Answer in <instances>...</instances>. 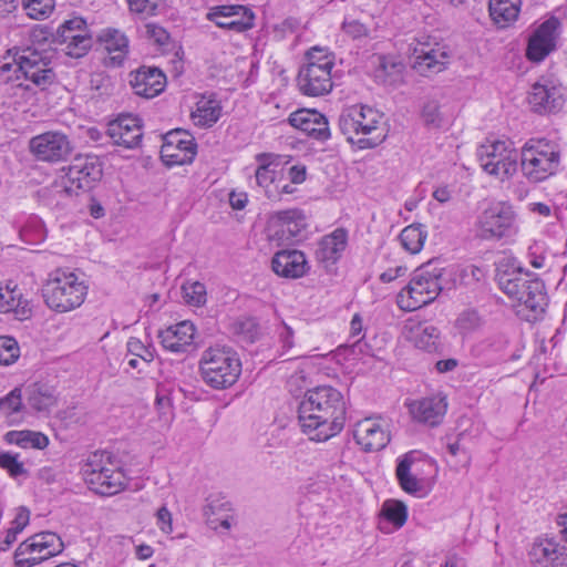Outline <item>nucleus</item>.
<instances>
[{"label":"nucleus","mask_w":567,"mask_h":567,"mask_svg":"<svg viewBox=\"0 0 567 567\" xmlns=\"http://www.w3.org/2000/svg\"><path fill=\"white\" fill-rule=\"evenodd\" d=\"M344 420L343 396L332 386L308 390L298 406L301 431L312 441L324 442L337 435L343 429Z\"/></svg>","instance_id":"obj_1"},{"label":"nucleus","mask_w":567,"mask_h":567,"mask_svg":"<svg viewBox=\"0 0 567 567\" xmlns=\"http://www.w3.org/2000/svg\"><path fill=\"white\" fill-rule=\"evenodd\" d=\"M20 354L18 342L9 336L0 337V364L9 365L17 361Z\"/></svg>","instance_id":"obj_51"},{"label":"nucleus","mask_w":567,"mask_h":567,"mask_svg":"<svg viewBox=\"0 0 567 567\" xmlns=\"http://www.w3.org/2000/svg\"><path fill=\"white\" fill-rule=\"evenodd\" d=\"M156 519L157 526L163 533L171 534L173 532L172 514L166 506L158 508Z\"/></svg>","instance_id":"obj_60"},{"label":"nucleus","mask_w":567,"mask_h":567,"mask_svg":"<svg viewBox=\"0 0 567 567\" xmlns=\"http://www.w3.org/2000/svg\"><path fill=\"white\" fill-rule=\"evenodd\" d=\"M87 286L72 271L56 269L49 274L42 288L45 305L53 311L65 313L84 302Z\"/></svg>","instance_id":"obj_5"},{"label":"nucleus","mask_w":567,"mask_h":567,"mask_svg":"<svg viewBox=\"0 0 567 567\" xmlns=\"http://www.w3.org/2000/svg\"><path fill=\"white\" fill-rule=\"evenodd\" d=\"M4 441L8 444H14L22 449H39L42 450L48 446L49 439L41 432L22 430L9 431L4 435Z\"/></svg>","instance_id":"obj_38"},{"label":"nucleus","mask_w":567,"mask_h":567,"mask_svg":"<svg viewBox=\"0 0 567 567\" xmlns=\"http://www.w3.org/2000/svg\"><path fill=\"white\" fill-rule=\"evenodd\" d=\"M54 0H23L27 14L34 20L47 19L54 10Z\"/></svg>","instance_id":"obj_48"},{"label":"nucleus","mask_w":567,"mask_h":567,"mask_svg":"<svg viewBox=\"0 0 567 567\" xmlns=\"http://www.w3.org/2000/svg\"><path fill=\"white\" fill-rule=\"evenodd\" d=\"M272 270L285 278H300L308 270L306 256L300 250L278 251L271 261Z\"/></svg>","instance_id":"obj_29"},{"label":"nucleus","mask_w":567,"mask_h":567,"mask_svg":"<svg viewBox=\"0 0 567 567\" xmlns=\"http://www.w3.org/2000/svg\"><path fill=\"white\" fill-rule=\"evenodd\" d=\"M476 155L482 169L502 182L517 173L519 154L511 140H486Z\"/></svg>","instance_id":"obj_11"},{"label":"nucleus","mask_w":567,"mask_h":567,"mask_svg":"<svg viewBox=\"0 0 567 567\" xmlns=\"http://www.w3.org/2000/svg\"><path fill=\"white\" fill-rule=\"evenodd\" d=\"M497 282L501 290L519 305H524L535 313L544 312L547 306V296L544 282L538 278L523 272L520 268L499 269Z\"/></svg>","instance_id":"obj_9"},{"label":"nucleus","mask_w":567,"mask_h":567,"mask_svg":"<svg viewBox=\"0 0 567 567\" xmlns=\"http://www.w3.org/2000/svg\"><path fill=\"white\" fill-rule=\"evenodd\" d=\"M404 70L405 66L398 56L383 55L379 58L375 78L385 85L399 86L404 81Z\"/></svg>","instance_id":"obj_31"},{"label":"nucleus","mask_w":567,"mask_h":567,"mask_svg":"<svg viewBox=\"0 0 567 567\" xmlns=\"http://www.w3.org/2000/svg\"><path fill=\"white\" fill-rule=\"evenodd\" d=\"M30 519V511L27 507H19L17 509V514L14 519L11 523V527L7 530L4 543L7 546H10L17 540V536L19 533L23 530V528L29 524Z\"/></svg>","instance_id":"obj_50"},{"label":"nucleus","mask_w":567,"mask_h":567,"mask_svg":"<svg viewBox=\"0 0 567 567\" xmlns=\"http://www.w3.org/2000/svg\"><path fill=\"white\" fill-rule=\"evenodd\" d=\"M563 148L554 140L533 137L519 151V167L523 177L530 184H540L561 171Z\"/></svg>","instance_id":"obj_3"},{"label":"nucleus","mask_w":567,"mask_h":567,"mask_svg":"<svg viewBox=\"0 0 567 567\" xmlns=\"http://www.w3.org/2000/svg\"><path fill=\"white\" fill-rule=\"evenodd\" d=\"M559 546L553 538L535 539L528 551L530 564L534 567H549Z\"/></svg>","instance_id":"obj_34"},{"label":"nucleus","mask_w":567,"mask_h":567,"mask_svg":"<svg viewBox=\"0 0 567 567\" xmlns=\"http://www.w3.org/2000/svg\"><path fill=\"white\" fill-rule=\"evenodd\" d=\"M427 233L421 224H412L403 228L400 234L402 247L410 254H417L424 246Z\"/></svg>","instance_id":"obj_40"},{"label":"nucleus","mask_w":567,"mask_h":567,"mask_svg":"<svg viewBox=\"0 0 567 567\" xmlns=\"http://www.w3.org/2000/svg\"><path fill=\"white\" fill-rule=\"evenodd\" d=\"M353 437L364 452H378L390 442V429L381 417H365L353 430Z\"/></svg>","instance_id":"obj_18"},{"label":"nucleus","mask_w":567,"mask_h":567,"mask_svg":"<svg viewBox=\"0 0 567 567\" xmlns=\"http://www.w3.org/2000/svg\"><path fill=\"white\" fill-rule=\"evenodd\" d=\"M61 47V51L64 52L65 55L79 59L84 56L92 47V37L90 32L68 37L66 41L58 43Z\"/></svg>","instance_id":"obj_42"},{"label":"nucleus","mask_w":567,"mask_h":567,"mask_svg":"<svg viewBox=\"0 0 567 567\" xmlns=\"http://www.w3.org/2000/svg\"><path fill=\"white\" fill-rule=\"evenodd\" d=\"M221 106L219 102L209 96H203L196 105V110L192 113L195 125L202 127L213 126L220 117Z\"/></svg>","instance_id":"obj_35"},{"label":"nucleus","mask_w":567,"mask_h":567,"mask_svg":"<svg viewBox=\"0 0 567 567\" xmlns=\"http://www.w3.org/2000/svg\"><path fill=\"white\" fill-rule=\"evenodd\" d=\"M307 168L305 165H293L288 169V179L291 184H301L306 181Z\"/></svg>","instance_id":"obj_61"},{"label":"nucleus","mask_w":567,"mask_h":567,"mask_svg":"<svg viewBox=\"0 0 567 567\" xmlns=\"http://www.w3.org/2000/svg\"><path fill=\"white\" fill-rule=\"evenodd\" d=\"M207 19L217 27L237 33L254 27V13L244 6H216L210 8Z\"/></svg>","instance_id":"obj_20"},{"label":"nucleus","mask_w":567,"mask_h":567,"mask_svg":"<svg viewBox=\"0 0 567 567\" xmlns=\"http://www.w3.org/2000/svg\"><path fill=\"white\" fill-rule=\"evenodd\" d=\"M411 460L404 455L398 463L396 477L401 488L409 494H417L422 491V482L411 473Z\"/></svg>","instance_id":"obj_41"},{"label":"nucleus","mask_w":567,"mask_h":567,"mask_svg":"<svg viewBox=\"0 0 567 567\" xmlns=\"http://www.w3.org/2000/svg\"><path fill=\"white\" fill-rule=\"evenodd\" d=\"M561 33V22L556 17H550L542 22L529 35L526 58L532 62L544 61L557 49Z\"/></svg>","instance_id":"obj_15"},{"label":"nucleus","mask_w":567,"mask_h":567,"mask_svg":"<svg viewBox=\"0 0 567 567\" xmlns=\"http://www.w3.org/2000/svg\"><path fill=\"white\" fill-rule=\"evenodd\" d=\"M476 233L485 240H499L516 235L518 224L514 207L506 202L489 205L477 218Z\"/></svg>","instance_id":"obj_12"},{"label":"nucleus","mask_w":567,"mask_h":567,"mask_svg":"<svg viewBox=\"0 0 567 567\" xmlns=\"http://www.w3.org/2000/svg\"><path fill=\"white\" fill-rule=\"evenodd\" d=\"M342 30L354 40L371 35V30L358 20L344 21Z\"/></svg>","instance_id":"obj_58"},{"label":"nucleus","mask_w":567,"mask_h":567,"mask_svg":"<svg viewBox=\"0 0 567 567\" xmlns=\"http://www.w3.org/2000/svg\"><path fill=\"white\" fill-rule=\"evenodd\" d=\"M408 268L404 266H396L394 268H389L380 275V280L384 284L391 282L399 277H402L406 274Z\"/></svg>","instance_id":"obj_63"},{"label":"nucleus","mask_w":567,"mask_h":567,"mask_svg":"<svg viewBox=\"0 0 567 567\" xmlns=\"http://www.w3.org/2000/svg\"><path fill=\"white\" fill-rule=\"evenodd\" d=\"M450 60L449 50L440 43L417 42L411 53L412 69L423 76H431L444 71Z\"/></svg>","instance_id":"obj_16"},{"label":"nucleus","mask_w":567,"mask_h":567,"mask_svg":"<svg viewBox=\"0 0 567 567\" xmlns=\"http://www.w3.org/2000/svg\"><path fill=\"white\" fill-rule=\"evenodd\" d=\"M195 331V326L186 320L161 331L158 337L164 349L174 353H185L194 348Z\"/></svg>","instance_id":"obj_27"},{"label":"nucleus","mask_w":567,"mask_h":567,"mask_svg":"<svg viewBox=\"0 0 567 567\" xmlns=\"http://www.w3.org/2000/svg\"><path fill=\"white\" fill-rule=\"evenodd\" d=\"M233 331L238 339L246 343H252L259 336V327L255 319L243 318L233 323Z\"/></svg>","instance_id":"obj_46"},{"label":"nucleus","mask_w":567,"mask_h":567,"mask_svg":"<svg viewBox=\"0 0 567 567\" xmlns=\"http://www.w3.org/2000/svg\"><path fill=\"white\" fill-rule=\"evenodd\" d=\"M520 6L522 0H489V16L499 28H505L518 18Z\"/></svg>","instance_id":"obj_33"},{"label":"nucleus","mask_w":567,"mask_h":567,"mask_svg":"<svg viewBox=\"0 0 567 567\" xmlns=\"http://www.w3.org/2000/svg\"><path fill=\"white\" fill-rule=\"evenodd\" d=\"M30 546L40 551L48 548L52 550H63L64 547L61 538L55 533L51 532H42L29 537L21 543V550H28V548H31Z\"/></svg>","instance_id":"obj_43"},{"label":"nucleus","mask_w":567,"mask_h":567,"mask_svg":"<svg viewBox=\"0 0 567 567\" xmlns=\"http://www.w3.org/2000/svg\"><path fill=\"white\" fill-rule=\"evenodd\" d=\"M126 347L130 355L137 357L145 363H150L154 359L152 350L144 346L143 342L137 338H130Z\"/></svg>","instance_id":"obj_56"},{"label":"nucleus","mask_w":567,"mask_h":567,"mask_svg":"<svg viewBox=\"0 0 567 567\" xmlns=\"http://www.w3.org/2000/svg\"><path fill=\"white\" fill-rule=\"evenodd\" d=\"M130 84L136 95L153 99L166 87V75L156 66L142 65L130 73Z\"/></svg>","instance_id":"obj_23"},{"label":"nucleus","mask_w":567,"mask_h":567,"mask_svg":"<svg viewBox=\"0 0 567 567\" xmlns=\"http://www.w3.org/2000/svg\"><path fill=\"white\" fill-rule=\"evenodd\" d=\"M403 331L406 339L419 349L437 352L442 348L441 332L430 322L411 318L406 320Z\"/></svg>","instance_id":"obj_24"},{"label":"nucleus","mask_w":567,"mask_h":567,"mask_svg":"<svg viewBox=\"0 0 567 567\" xmlns=\"http://www.w3.org/2000/svg\"><path fill=\"white\" fill-rule=\"evenodd\" d=\"M183 298L186 303L195 307L206 302V287L199 281H187L182 286Z\"/></svg>","instance_id":"obj_47"},{"label":"nucleus","mask_w":567,"mask_h":567,"mask_svg":"<svg viewBox=\"0 0 567 567\" xmlns=\"http://www.w3.org/2000/svg\"><path fill=\"white\" fill-rule=\"evenodd\" d=\"M248 203V195L245 192L231 190L229 193V205L233 209H244Z\"/></svg>","instance_id":"obj_62"},{"label":"nucleus","mask_w":567,"mask_h":567,"mask_svg":"<svg viewBox=\"0 0 567 567\" xmlns=\"http://www.w3.org/2000/svg\"><path fill=\"white\" fill-rule=\"evenodd\" d=\"M306 62L300 66L297 85L307 96H322L333 87L331 71L334 66V54L323 47H312L305 55Z\"/></svg>","instance_id":"obj_6"},{"label":"nucleus","mask_w":567,"mask_h":567,"mask_svg":"<svg viewBox=\"0 0 567 567\" xmlns=\"http://www.w3.org/2000/svg\"><path fill=\"white\" fill-rule=\"evenodd\" d=\"M420 118L427 130H441L449 123V117L442 111V105L434 97H426L420 111Z\"/></svg>","instance_id":"obj_36"},{"label":"nucleus","mask_w":567,"mask_h":567,"mask_svg":"<svg viewBox=\"0 0 567 567\" xmlns=\"http://www.w3.org/2000/svg\"><path fill=\"white\" fill-rule=\"evenodd\" d=\"M278 339L281 349V355H287V360L300 357L299 353L291 354L290 352L295 347V332L290 326L282 322L278 328Z\"/></svg>","instance_id":"obj_52"},{"label":"nucleus","mask_w":567,"mask_h":567,"mask_svg":"<svg viewBox=\"0 0 567 567\" xmlns=\"http://www.w3.org/2000/svg\"><path fill=\"white\" fill-rule=\"evenodd\" d=\"M381 514L395 528H401L408 519V508L400 501H385L382 505Z\"/></svg>","instance_id":"obj_44"},{"label":"nucleus","mask_w":567,"mask_h":567,"mask_svg":"<svg viewBox=\"0 0 567 567\" xmlns=\"http://www.w3.org/2000/svg\"><path fill=\"white\" fill-rule=\"evenodd\" d=\"M27 404L38 411H49L56 403L55 390L44 383H33L25 388Z\"/></svg>","instance_id":"obj_32"},{"label":"nucleus","mask_w":567,"mask_h":567,"mask_svg":"<svg viewBox=\"0 0 567 567\" xmlns=\"http://www.w3.org/2000/svg\"><path fill=\"white\" fill-rule=\"evenodd\" d=\"M289 123L317 141L330 137L328 120L316 110L302 109L290 114Z\"/></svg>","instance_id":"obj_25"},{"label":"nucleus","mask_w":567,"mask_h":567,"mask_svg":"<svg viewBox=\"0 0 567 567\" xmlns=\"http://www.w3.org/2000/svg\"><path fill=\"white\" fill-rule=\"evenodd\" d=\"M82 472L90 488L103 496L115 495L126 486V476L122 468L112 461L110 452H96L91 455Z\"/></svg>","instance_id":"obj_10"},{"label":"nucleus","mask_w":567,"mask_h":567,"mask_svg":"<svg viewBox=\"0 0 567 567\" xmlns=\"http://www.w3.org/2000/svg\"><path fill=\"white\" fill-rule=\"evenodd\" d=\"M0 312H13L20 320L31 315V307L18 286L12 282L0 285Z\"/></svg>","instance_id":"obj_30"},{"label":"nucleus","mask_w":567,"mask_h":567,"mask_svg":"<svg viewBox=\"0 0 567 567\" xmlns=\"http://www.w3.org/2000/svg\"><path fill=\"white\" fill-rule=\"evenodd\" d=\"M444 270L439 261H429L416 269L410 282L398 295L399 308L414 311L434 301L443 290Z\"/></svg>","instance_id":"obj_4"},{"label":"nucleus","mask_w":567,"mask_h":567,"mask_svg":"<svg viewBox=\"0 0 567 567\" xmlns=\"http://www.w3.org/2000/svg\"><path fill=\"white\" fill-rule=\"evenodd\" d=\"M530 103L539 112H554L560 107V97L556 96L554 89L535 84L530 94Z\"/></svg>","instance_id":"obj_39"},{"label":"nucleus","mask_w":567,"mask_h":567,"mask_svg":"<svg viewBox=\"0 0 567 567\" xmlns=\"http://www.w3.org/2000/svg\"><path fill=\"white\" fill-rule=\"evenodd\" d=\"M161 0H127L128 8L132 12L154 14Z\"/></svg>","instance_id":"obj_59"},{"label":"nucleus","mask_w":567,"mask_h":567,"mask_svg":"<svg viewBox=\"0 0 567 567\" xmlns=\"http://www.w3.org/2000/svg\"><path fill=\"white\" fill-rule=\"evenodd\" d=\"M144 35L158 47L167 45L171 40L169 33L163 27L152 22L144 25Z\"/></svg>","instance_id":"obj_54"},{"label":"nucleus","mask_w":567,"mask_h":567,"mask_svg":"<svg viewBox=\"0 0 567 567\" xmlns=\"http://www.w3.org/2000/svg\"><path fill=\"white\" fill-rule=\"evenodd\" d=\"M199 370L203 381L208 386L223 390L237 382L241 374V362L233 348L215 346L203 351Z\"/></svg>","instance_id":"obj_7"},{"label":"nucleus","mask_w":567,"mask_h":567,"mask_svg":"<svg viewBox=\"0 0 567 567\" xmlns=\"http://www.w3.org/2000/svg\"><path fill=\"white\" fill-rule=\"evenodd\" d=\"M306 227L303 213L298 208L272 213L267 223L268 237L277 240H289Z\"/></svg>","instance_id":"obj_21"},{"label":"nucleus","mask_w":567,"mask_h":567,"mask_svg":"<svg viewBox=\"0 0 567 567\" xmlns=\"http://www.w3.org/2000/svg\"><path fill=\"white\" fill-rule=\"evenodd\" d=\"M70 136L52 130L34 135L29 141V152L38 162L58 164L68 161L73 153Z\"/></svg>","instance_id":"obj_13"},{"label":"nucleus","mask_w":567,"mask_h":567,"mask_svg":"<svg viewBox=\"0 0 567 567\" xmlns=\"http://www.w3.org/2000/svg\"><path fill=\"white\" fill-rule=\"evenodd\" d=\"M257 167L255 169V182L265 196L270 200H279L278 184L281 173L282 156L274 153H258L255 156Z\"/></svg>","instance_id":"obj_19"},{"label":"nucleus","mask_w":567,"mask_h":567,"mask_svg":"<svg viewBox=\"0 0 567 567\" xmlns=\"http://www.w3.org/2000/svg\"><path fill=\"white\" fill-rule=\"evenodd\" d=\"M100 39L107 52L112 54L111 59L121 64L128 52L127 37L120 30L106 29L102 32Z\"/></svg>","instance_id":"obj_37"},{"label":"nucleus","mask_w":567,"mask_h":567,"mask_svg":"<svg viewBox=\"0 0 567 567\" xmlns=\"http://www.w3.org/2000/svg\"><path fill=\"white\" fill-rule=\"evenodd\" d=\"M22 406V392L20 389H13L9 394L0 399V411L4 413L19 412Z\"/></svg>","instance_id":"obj_55"},{"label":"nucleus","mask_w":567,"mask_h":567,"mask_svg":"<svg viewBox=\"0 0 567 567\" xmlns=\"http://www.w3.org/2000/svg\"><path fill=\"white\" fill-rule=\"evenodd\" d=\"M106 134L113 144L124 148H135L143 137L142 121L132 114L120 115L109 123Z\"/></svg>","instance_id":"obj_22"},{"label":"nucleus","mask_w":567,"mask_h":567,"mask_svg":"<svg viewBox=\"0 0 567 567\" xmlns=\"http://www.w3.org/2000/svg\"><path fill=\"white\" fill-rule=\"evenodd\" d=\"M483 324V318L475 309L462 311L455 320V327L460 333L466 336L478 330Z\"/></svg>","instance_id":"obj_45"},{"label":"nucleus","mask_w":567,"mask_h":567,"mask_svg":"<svg viewBox=\"0 0 567 567\" xmlns=\"http://www.w3.org/2000/svg\"><path fill=\"white\" fill-rule=\"evenodd\" d=\"M89 32L86 22L81 17H74L70 20L64 21L56 31V43L66 41V35H78Z\"/></svg>","instance_id":"obj_49"},{"label":"nucleus","mask_w":567,"mask_h":567,"mask_svg":"<svg viewBox=\"0 0 567 567\" xmlns=\"http://www.w3.org/2000/svg\"><path fill=\"white\" fill-rule=\"evenodd\" d=\"M30 547L31 548H28V550H21V544L18 546L14 553V563L17 567H33L39 565V563L31 560V558L40 556L41 553L34 547Z\"/></svg>","instance_id":"obj_57"},{"label":"nucleus","mask_w":567,"mask_h":567,"mask_svg":"<svg viewBox=\"0 0 567 567\" xmlns=\"http://www.w3.org/2000/svg\"><path fill=\"white\" fill-rule=\"evenodd\" d=\"M53 56L52 50H40L34 47L19 48L14 51L13 63H3L0 66V74L3 79L9 80L8 73L14 70L16 73H21L34 85L45 89L55 80L52 66Z\"/></svg>","instance_id":"obj_8"},{"label":"nucleus","mask_w":567,"mask_h":567,"mask_svg":"<svg viewBox=\"0 0 567 567\" xmlns=\"http://www.w3.org/2000/svg\"><path fill=\"white\" fill-rule=\"evenodd\" d=\"M549 567H567V547L559 546Z\"/></svg>","instance_id":"obj_64"},{"label":"nucleus","mask_w":567,"mask_h":567,"mask_svg":"<svg viewBox=\"0 0 567 567\" xmlns=\"http://www.w3.org/2000/svg\"><path fill=\"white\" fill-rule=\"evenodd\" d=\"M446 399L440 394L423 398L409 404L413 420L429 426L439 425L446 413Z\"/></svg>","instance_id":"obj_26"},{"label":"nucleus","mask_w":567,"mask_h":567,"mask_svg":"<svg viewBox=\"0 0 567 567\" xmlns=\"http://www.w3.org/2000/svg\"><path fill=\"white\" fill-rule=\"evenodd\" d=\"M103 168L94 156L76 157L61 177L65 193L72 195L79 190L91 189L101 179Z\"/></svg>","instance_id":"obj_14"},{"label":"nucleus","mask_w":567,"mask_h":567,"mask_svg":"<svg viewBox=\"0 0 567 567\" xmlns=\"http://www.w3.org/2000/svg\"><path fill=\"white\" fill-rule=\"evenodd\" d=\"M0 467L6 470L12 477L25 474L23 463L18 461V456L10 452L0 451Z\"/></svg>","instance_id":"obj_53"},{"label":"nucleus","mask_w":567,"mask_h":567,"mask_svg":"<svg viewBox=\"0 0 567 567\" xmlns=\"http://www.w3.org/2000/svg\"><path fill=\"white\" fill-rule=\"evenodd\" d=\"M338 125L347 141L359 148H373L388 135L384 114L368 105H351L342 110Z\"/></svg>","instance_id":"obj_2"},{"label":"nucleus","mask_w":567,"mask_h":567,"mask_svg":"<svg viewBox=\"0 0 567 567\" xmlns=\"http://www.w3.org/2000/svg\"><path fill=\"white\" fill-rule=\"evenodd\" d=\"M347 245L348 231L344 228H337L317 243L316 259L326 267L334 265L342 257Z\"/></svg>","instance_id":"obj_28"},{"label":"nucleus","mask_w":567,"mask_h":567,"mask_svg":"<svg viewBox=\"0 0 567 567\" xmlns=\"http://www.w3.org/2000/svg\"><path fill=\"white\" fill-rule=\"evenodd\" d=\"M197 145L194 137L182 130L166 134L161 148V156L166 165L190 164L196 156Z\"/></svg>","instance_id":"obj_17"}]
</instances>
